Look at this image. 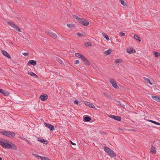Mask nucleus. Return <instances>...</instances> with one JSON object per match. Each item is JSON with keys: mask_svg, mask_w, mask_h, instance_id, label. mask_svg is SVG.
<instances>
[{"mask_svg": "<svg viewBox=\"0 0 160 160\" xmlns=\"http://www.w3.org/2000/svg\"><path fill=\"white\" fill-rule=\"evenodd\" d=\"M0 133L10 138H14L15 136V134L14 132L10 131H2L0 132Z\"/></svg>", "mask_w": 160, "mask_h": 160, "instance_id": "obj_1", "label": "nucleus"}, {"mask_svg": "<svg viewBox=\"0 0 160 160\" xmlns=\"http://www.w3.org/2000/svg\"><path fill=\"white\" fill-rule=\"evenodd\" d=\"M9 141L4 139H2L0 141V145L4 148L8 149L10 143Z\"/></svg>", "mask_w": 160, "mask_h": 160, "instance_id": "obj_2", "label": "nucleus"}, {"mask_svg": "<svg viewBox=\"0 0 160 160\" xmlns=\"http://www.w3.org/2000/svg\"><path fill=\"white\" fill-rule=\"evenodd\" d=\"M78 19H79L78 22L82 25L84 26H87L88 25L89 22L87 20L82 18Z\"/></svg>", "mask_w": 160, "mask_h": 160, "instance_id": "obj_3", "label": "nucleus"}, {"mask_svg": "<svg viewBox=\"0 0 160 160\" xmlns=\"http://www.w3.org/2000/svg\"><path fill=\"white\" fill-rule=\"evenodd\" d=\"M7 23L10 26L12 27L16 30L19 32H21L20 29L12 22H8Z\"/></svg>", "mask_w": 160, "mask_h": 160, "instance_id": "obj_4", "label": "nucleus"}, {"mask_svg": "<svg viewBox=\"0 0 160 160\" xmlns=\"http://www.w3.org/2000/svg\"><path fill=\"white\" fill-rule=\"evenodd\" d=\"M44 124L45 127L50 129V131H53L54 129L55 128L54 126L52 124L46 122H44Z\"/></svg>", "mask_w": 160, "mask_h": 160, "instance_id": "obj_5", "label": "nucleus"}, {"mask_svg": "<svg viewBox=\"0 0 160 160\" xmlns=\"http://www.w3.org/2000/svg\"><path fill=\"white\" fill-rule=\"evenodd\" d=\"M110 82L112 84V86L116 89H118V87L117 85L116 82L115 80L113 79H110Z\"/></svg>", "mask_w": 160, "mask_h": 160, "instance_id": "obj_6", "label": "nucleus"}, {"mask_svg": "<svg viewBox=\"0 0 160 160\" xmlns=\"http://www.w3.org/2000/svg\"><path fill=\"white\" fill-rule=\"evenodd\" d=\"M108 116L116 120H117L118 121H121V119L120 117L119 116H116L114 115H110Z\"/></svg>", "mask_w": 160, "mask_h": 160, "instance_id": "obj_7", "label": "nucleus"}, {"mask_svg": "<svg viewBox=\"0 0 160 160\" xmlns=\"http://www.w3.org/2000/svg\"><path fill=\"white\" fill-rule=\"evenodd\" d=\"M9 143L10 144L8 146V149H11L14 150H16L17 149V147L15 144L10 142H9Z\"/></svg>", "mask_w": 160, "mask_h": 160, "instance_id": "obj_8", "label": "nucleus"}, {"mask_svg": "<svg viewBox=\"0 0 160 160\" xmlns=\"http://www.w3.org/2000/svg\"><path fill=\"white\" fill-rule=\"evenodd\" d=\"M46 33L48 35L52 37L53 38H57V35L55 33H53L48 31H47Z\"/></svg>", "mask_w": 160, "mask_h": 160, "instance_id": "obj_9", "label": "nucleus"}, {"mask_svg": "<svg viewBox=\"0 0 160 160\" xmlns=\"http://www.w3.org/2000/svg\"><path fill=\"white\" fill-rule=\"evenodd\" d=\"M156 152L157 151L156 148L154 147L152 145L150 153H151L152 154H155L156 153Z\"/></svg>", "mask_w": 160, "mask_h": 160, "instance_id": "obj_10", "label": "nucleus"}, {"mask_svg": "<svg viewBox=\"0 0 160 160\" xmlns=\"http://www.w3.org/2000/svg\"><path fill=\"white\" fill-rule=\"evenodd\" d=\"M84 103L86 105L88 106L90 108H95L94 105L92 103L86 101Z\"/></svg>", "mask_w": 160, "mask_h": 160, "instance_id": "obj_11", "label": "nucleus"}, {"mask_svg": "<svg viewBox=\"0 0 160 160\" xmlns=\"http://www.w3.org/2000/svg\"><path fill=\"white\" fill-rule=\"evenodd\" d=\"M39 98L41 100H46L48 99V96L47 94L41 95L39 97Z\"/></svg>", "mask_w": 160, "mask_h": 160, "instance_id": "obj_12", "label": "nucleus"}, {"mask_svg": "<svg viewBox=\"0 0 160 160\" xmlns=\"http://www.w3.org/2000/svg\"><path fill=\"white\" fill-rule=\"evenodd\" d=\"M36 62L33 60H29L27 64L28 65H32L33 66H35L36 65Z\"/></svg>", "mask_w": 160, "mask_h": 160, "instance_id": "obj_13", "label": "nucleus"}, {"mask_svg": "<svg viewBox=\"0 0 160 160\" xmlns=\"http://www.w3.org/2000/svg\"><path fill=\"white\" fill-rule=\"evenodd\" d=\"M111 157H114L116 156V155L114 153V152L111 149V150H109L108 153Z\"/></svg>", "mask_w": 160, "mask_h": 160, "instance_id": "obj_14", "label": "nucleus"}, {"mask_svg": "<svg viewBox=\"0 0 160 160\" xmlns=\"http://www.w3.org/2000/svg\"><path fill=\"white\" fill-rule=\"evenodd\" d=\"M127 52L129 53H133L135 52V50H134L133 51V48L132 47H129L127 49Z\"/></svg>", "mask_w": 160, "mask_h": 160, "instance_id": "obj_15", "label": "nucleus"}, {"mask_svg": "<svg viewBox=\"0 0 160 160\" xmlns=\"http://www.w3.org/2000/svg\"><path fill=\"white\" fill-rule=\"evenodd\" d=\"M2 52L3 54L7 57V58H10V55L8 54V53L6 51H4L3 50L2 51Z\"/></svg>", "mask_w": 160, "mask_h": 160, "instance_id": "obj_16", "label": "nucleus"}, {"mask_svg": "<svg viewBox=\"0 0 160 160\" xmlns=\"http://www.w3.org/2000/svg\"><path fill=\"white\" fill-rule=\"evenodd\" d=\"M115 102L114 103L116 104L119 105L122 107H125L124 104H120V102L119 101H114Z\"/></svg>", "mask_w": 160, "mask_h": 160, "instance_id": "obj_17", "label": "nucleus"}, {"mask_svg": "<svg viewBox=\"0 0 160 160\" xmlns=\"http://www.w3.org/2000/svg\"><path fill=\"white\" fill-rule=\"evenodd\" d=\"M28 73L29 75L33 76L34 78H37L38 77L37 75L35 73L32 72H28Z\"/></svg>", "mask_w": 160, "mask_h": 160, "instance_id": "obj_18", "label": "nucleus"}, {"mask_svg": "<svg viewBox=\"0 0 160 160\" xmlns=\"http://www.w3.org/2000/svg\"><path fill=\"white\" fill-rule=\"evenodd\" d=\"M40 139L39 138H38V140L40 142L43 143L44 144H47L48 143V141L47 140H45L44 139H42L40 140L39 139Z\"/></svg>", "mask_w": 160, "mask_h": 160, "instance_id": "obj_19", "label": "nucleus"}, {"mask_svg": "<svg viewBox=\"0 0 160 160\" xmlns=\"http://www.w3.org/2000/svg\"><path fill=\"white\" fill-rule=\"evenodd\" d=\"M1 93H2L3 95L5 96H8L9 95V93L7 91H5L4 90H2Z\"/></svg>", "mask_w": 160, "mask_h": 160, "instance_id": "obj_20", "label": "nucleus"}, {"mask_svg": "<svg viewBox=\"0 0 160 160\" xmlns=\"http://www.w3.org/2000/svg\"><path fill=\"white\" fill-rule=\"evenodd\" d=\"M102 36L108 41L109 40V38L108 36L104 32L102 33Z\"/></svg>", "mask_w": 160, "mask_h": 160, "instance_id": "obj_21", "label": "nucleus"}, {"mask_svg": "<svg viewBox=\"0 0 160 160\" xmlns=\"http://www.w3.org/2000/svg\"><path fill=\"white\" fill-rule=\"evenodd\" d=\"M111 52L112 50L109 49L104 52V53L106 55H108L111 53Z\"/></svg>", "mask_w": 160, "mask_h": 160, "instance_id": "obj_22", "label": "nucleus"}, {"mask_svg": "<svg viewBox=\"0 0 160 160\" xmlns=\"http://www.w3.org/2000/svg\"><path fill=\"white\" fill-rule=\"evenodd\" d=\"M144 81L147 83H149L151 85H152V83L150 82V80L145 77L144 78Z\"/></svg>", "mask_w": 160, "mask_h": 160, "instance_id": "obj_23", "label": "nucleus"}, {"mask_svg": "<svg viewBox=\"0 0 160 160\" xmlns=\"http://www.w3.org/2000/svg\"><path fill=\"white\" fill-rule=\"evenodd\" d=\"M147 121L149 122L155 124L156 125H160V123L157 122H155V121L152 120H148Z\"/></svg>", "mask_w": 160, "mask_h": 160, "instance_id": "obj_24", "label": "nucleus"}, {"mask_svg": "<svg viewBox=\"0 0 160 160\" xmlns=\"http://www.w3.org/2000/svg\"><path fill=\"white\" fill-rule=\"evenodd\" d=\"M104 151L107 153H108L109 150H111V149L106 146L104 147Z\"/></svg>", "mask_w": 160, "mask_h": 160, "instance_id": "obj_25", "label": "nucleus"}, {"mask_svg": "<svg viewBox=\"0 0 160 160\" xmlns=\"http://www.w3.org/2000/svg\"><path fill=\"white\" fill-rule=\"evenodd\" d=\"M133 38L134 39L138 40L139 42H140L141 41V38L135 35H134Z\"/></svg>", "mask_w": 160, "mask_h": 160, "instance_id": "obj_26", "label": "nucleus"}, {"mask_svg": "<svg viewBox=\"0 0 160 160\" xmlns=\"http://www.w3.org/2000/svg\"><path fill=\"white\" fill-rule=\"evenodd\" d=\"M84 120L86 122H89L91 120V118L89 116H86L84 118Z\"/></svg>", "mask_w": 160, "mask_h": 160, "instance_id": "obj_27", "label": "nucleus"}, {"mask_svg": "<svg viewBox=\"0 0 160 160\" xmlns=\"http://www.w3.org/2000/svg\"><path fill=\"white\" fill-rule=\"evenodd\" d=\"M152 99L154 100H160V97L156 96H152Z\"/></svg>", "mask_w": 160, "mask_h": 160, "instance_id": "obj_28", "label": "nucleus"}, {"mask_svg": "<svg viewBox=\"0 0 160 160\" xmlns=\"http://www.w3.org/2000/svg\"><path fill=\"white\" fill-rule=\"evenodd\" d=\"M56 59L58 62H59V63H60L61 64H63V62L62 61V60L61 59L58 58H57Z\"/></svg>", "mask_w": 160, "mask_h": 160, "instance_id": "obj_29", "label": "nucleus"}, {"mask_svg": "<svg viewBox=\"0 0 160 160\" xmlns=\"http://www.w3.org/2000/svg\"><path fill=\"white\" fill-rule=\"evenodd\" d=\"M75 55L76 57H78L80 58L82 57V56H83V55L81 54L80 53H76L75 54Z\"/></svg>", "mask_w": 160, "mask_h": 160, "instance_id": "obj_30", "label": "nucleus"}, {"mask_svg": "<svg viewBox=\"0 0 160 160\" xmlns=\"http://www.w3.org/2000/svg\"><path fill=\"white\" fill-rule=\"evenodd\" d=\"M122 60L120 59H116L115 61V63H120L122 62Z\"/></svg>", "mask_w": 160, "mask_h": 160, "instance_id": "obj_31", "label": "nucleus"}, {"mask_svg": "<svg viewBox=\"0 0 160 160\" xmlns=\"http://www.w3.org/2000/svg\"><path fill=\"white\" fill-rule=\"evenodd\" d=\"M119 2L123 5L125 6L126 5V3L123 0H120Z\"/></svg>", "mask_w": 160, "mask_h": 160, "instance_id": "obj_32", "label": "nucleus"}, {"mask_svg": "<svg viewBox=\"0 0 160 160\" xmlns=\"http://www.w3.org/2000/svg\"><path fill=\"white\" fill-rule=\"evenodd\" d=\"M41 160H52L46 157H42L41 158Z\"/></svg>", "mask_w": 160, "mask_h": 160, "instance_id": "obj_33", "label": "nucleus"}, {"mask_svg": "<svg viewBox=\"0 0 160 160\" xmlns=\"http://www.w3.org/2000/svg\"><path fill=\"white\" fill-rule=\"evenodd\" d=\"M104 95H105V96L108 97L109 99H111V96L110 94H108V93H104Z\"/></svg>", "mask_w": 160, "mask_h": 160, "instance_id": "obj_34", "label": "nucleus"}, {"mask_svg": "<svg viewBox=\"0 0 160 160\" xmlns=\"http://www.w3.org/2000/svg\"><path fill=\"white\" fill-rule=\"evenodd\" d=\"M83 62L86 65H90V63L87 59H86L85 60L83 61Z\"/></svg>", "mask_w": 160, "mask_h": 160, "instance_id": "obj_35", "label": "nucleus"}, {"mask_svg": "<svg viewBox=\"0 0 160 160\" xmlns=\"http://www.w3.org/2000/svg\"><path fill=\"white\" fill-rule=\"evenodd\" d=\"M153 53H154V54L155 56L156 57H158L159 55V54L158 52H157L154 51L153 52Z\"/></svg>", "mask_w": 160, "mask_h": 160, "instance_id": "obj_36", "label": "nucleus"}, {"mask_svg": "<svg viewBox=\"0 0 160 160\" xmlns=\"http://www.w3.org/2000/svg\"><path fill=\"white\" fill-rule=\"evenodd\" d=\"M85 45L86 46L89 47V46H91L92 44H91V43L90 42H88L86 43Z\"/></svg>", "mask_w": 160, "mask_h": 160, "instance_id": "obj_37", "label": "nucleus"}, {"mask_svg": "<svg viewBox=\"0 0 160 160\" xmlns=\"http://www.w3.org/2000/svg\"><path fill=\"white\" fill-rule=\"evenodd\" d=\"M23 140L26 141L30 145H32V143L30 142V141L27 139H26L25 138H24Z\"/></svg>", "mask_w": 160, "mask_h": 160, "instance_id": "obj_38", "label": "nucleus"}, {"mask_svg": "<svg viewBox=\"0 0 160 160\" xmlns=\"http://www.w3.org/2000/svg\"><path fill=\"white\" fill-rule=\"evenodd\" d=\"M35 157L37 158L38 159L40 158L41 159V157H42L38 155L37 154H35Z\"/></svg>", "mask_w": 160, "mask_h": 160, "instance_id": "obj_39", "label": "nucleus"}, {"mask_svg": "<svg viewBox=\"0 0 160 160\" xmlns=\"http://www.w3.org/2000/svg\"><path fill=\"white\" fill-rule=\"evenodd\" d=\"M77 34L78 36L80 37L82 36L83 34L82 33L78 32Z\"/></svg>", "mask_w": 160, "mask_h": 160, "instance_id": "obj_40", "label": "nucleus"}, {"mask_svg": "<svg viewBox=\"0 0 160 160\" xmlns=\"http://www.w3.org/2000/svg\"><path fill=\"white\" fill-rule=\"evenodd\" d=\"M81 59L84 61L85 60V59H86L85 58V57H84L83 55L82 57L81 58Z\"/></svg>", "mask_w": 160, "mask_h": 160, "instance_id": "obj_41", "label": "nucleus"}, {"mask_svg": "<svg viewBox=\"0 0 160 160\" xmlns=\"http://www.w3.org/2000/svg\"><path fill=\"white\" fill-rule=\"evenodd\" d=\"M74 18H75L78 22L79 19L78 18H80L77 16H76L74 15Z\"/></svg>", "mask_w": 160, "mask_h": 160, "instance_id": "obj_42", "label": "nucleus"}, {"mask_svg": "<svg viewBox=\"0 0 160 160\" xmlns=\"http://www.w3.org/2000/svg\"><path fill=\"white\" fill-rule=\"evenodd\" d=\"M120 35L121 36H125V34L124 32H121L120 33Z\"/></svg>", "mask_w": 160, "mask_h": 160, "instance_id": "obj_43", "label": "nucleus"}, {"mask_svg": "<svg viewBox=\"0 0 160 160\" xmlns=\"http://www.w3.org/2000/svg\"><path fill=\"white\" fill-rule=\"evenodd\" d=\"M79 102L78 101H74V103H75L76 104L78 105V104Z\"/></svg>", "mask_w": 160, "mask_h": 160, "instance_id": "obj_44", "label": "nucleus"}, {"mask_svg": "<svg viewBox=\"0 0 160 160\" xmlns=\"http://www.w3.org/2000/svg\"><path fill=\"white\" fill-rule=\"evenodd\" d=\"M79 63L78 60H77L75 61L74 63L75 64H78Z\"/></svg>", "mask_w": 160, "mask_h": 160, "instance_id": "obj_45", "label": "nucleus"}, {"mask_svg": "<svg viewBox=\"0 0 160 160\" xmlns=\"http://www.w3.org/2000/svg\"><path fill=\"white\" fill-rule=\"evenodd\" d=\"M22 54L25 56H26L28 55V53L26 52H23Z\"/></svg>", "mask_w": 160, "mask_h": 160, "instance_id": "obj_46", "label": "nucleus"}, {"mask_svg": "<svg viewBox=\"0 0 160 160\" xmlns=\"http://www.w3.org/2000/svg\"><path fill=\"white\" fill-rule=\"evenodd\" d=\"M67 26L68 27L71 28L72 26V25L70 24H67Z\"/></svg>", "mask_w": 160, "mask_h": 160, "instance_id": "obj_47", "label": "nucleus"}, {"mask_svg": "<svg viewBox=\"0 0 160 160\" xmlns=\"http://www.w3.org/2000/svg\"><path fill=\"white\" fill-rule=\"evenodd\" d=\"M102 134H107V133L105 132H102Z\"/></svg>", "mask_w": 160, "mask_h": 160, "instance_id": "obj_48", "label": "nucleus"}, {"mask_svg": "<svg viewBox=\"0 0 160 160\" xmlns=\"http://www.w3.org/2000/svg\"><path fill=\"white\" fill-rule=\"evenodd\" d=\"M70 142L71 143V144H72L73 145H76V144L75 143L72 142L71 141H70Z\"/></svg>", "mask_w": 160, "mask_h": 160, "instance_id": "obj_49", "label": "nucleus"}, {"mask_svg": "<svg viewBox=\"0 0 160 160\" xmlns=\"http://www.w3.org/2000/svg\"><path fill=\"white\" fill-rule=\"evenodd\" d=\"M3 89H0V92L1 93H2V91Z\"/></svg>", "mask_w": 160, "mask_h": 160, "instance_id": "obj_50", "label": "nucleus"}, {"mask_svg": "<svg viewBox=\"0 0 160 160\" xmlns=\"http://www.w3.org/2000/svg\"><path fill=\"white\" fill-rule=\"evenodd\" d=\"M15 2L16 3H18V2L17 1H15Z\"/></svg>", "mask_w": 160, "mask_h": 160, "instance_id": "obj_51", "label": "nucleus"}, {"mask_svg": "<svg viewBox=\"0 0 160 160\" xmlns=\"http://www.w3.org/2000/svg\"><path fill=\"white\" fill-rule=\"evenodd\" d=\"M0 160H2V158L1 157H0Z\"/></svg>", "mask_w": 160, "mask_h": 160, "instance_id": "obj_52", "label": "nucleus"}, {"mask_svg": "<svg viewBox=\"0 0 160 160\" xmlns=\"http://www.w3.org/2000/svg\"><path fill=\"white\" fill-rule=\"evenodd\" d=\"M120 104H124L123 103H122L120 102Z\"/></svg>", "mask_w": 160, "mask_h": 160, "instance_id": "obj_53", "label": "nucleus"}, {"mask_svg": "<svg viewBox=\"0 0 160 160\" xmlns=\"http://www.w3.org/2000/svg\"><path fill=\"white\" fill-rule=\"evenodd\" d=\"M158 102H160V101H157Z\"/></svg>", "mask_w": 160, "mask_h": 160, "instance_id": "obj_54", "label": "nucleus"}, {"mask_svg": "<svg viewBox=\"0 0 160 160\" xmlns=\"http://www.w3.org/2000/svg\"><path fill=\"white\" fill-rule=\"evenodd\" d=\"M12 44H13V43L12 42H11V43Z\"/></svg>", "mask_w": 160, "mask_h": 160, "instance_id": "obj_55", "label": "nucleus"}, {"mask_svg": "<svg viewBox=\"0 0 160 160\" xmlns=\"http://www.w3.org/2000/svg\"><path fill=\"white\" fill-rule=\"evenodd\" d=\"M0 69H1V68H0Z\"/></svg>", "mask_w": 160, "mask_h": 160, "instance_id": "obj_56", "label": "nucleus"}]
</instances>
